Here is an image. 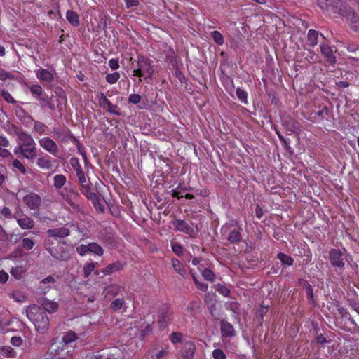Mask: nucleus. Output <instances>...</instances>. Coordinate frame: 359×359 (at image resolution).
<instances>
[{
    "label": "nucleus",
    "mask_w": 359,
    "mask_h": 359,
    "mask_svg": "<svg viewBox=\"0 0 359 359\" xmlns=\"http://www.w3.org/2000/svg\"><path fill=\"white\" fill-rule=\"evenodd\" d=\"M194 350L195 346L192 342H186L184 344L182 355L186 358V359H191Z\"/></svg>",
    "instance_id": "22"
},
{
    "label": "nucleus",
    "mask_w": 359,
    "mask_h": 359,
    "mask_svg": "<svg viewBox=\"0 0 359 359\" xmlns=\"http://www.w3.org/2000/svg\"><path fill=\"white\" fill-rule=\"evenodd\" d=\"M97 100L100 106L103 109H106L110 102V101L107 99L103 93H100L97 95Z\"/></svg>",
    "instance_id": "36"
},
{
    "label": "nucleus",
    "mask_w": 359,
    "mask_h": 359,
    "mask_svg": "<svg viewBox=\"0 0 359 359\" xmlns=\"http://www.w3.org/2000/svg\"><path fill=\"white\" fill-rule=\"evenodd\" d=\"M182 337V334L181 333L173 332L170 335V341H172V343L176 344V343L180 342L181 341Z\"/></svg>",
    "instance_id": "56"
},
{
    "label": "nucleus",
    "mask_w": 359,
    "mask_h": 359,
    "mask_svg": "<svg viewBox=\"0 0 359 359\" xmlns=\"http://www.w3.org/2000/svg\"><path fill=\"white\" fill-rule=\"evenodd\" d=\"M124 304L123 299L118 298L114 300L111 304V307L113 310H118L120 309Z\"/></svg>",
    "instance_id": "46"
},
{
    "label": "nucleus",
    "mask_w": 359,
    "mask_h": 359,
    "mask_svg": "<svg viewBox=\"0 0 359 359\" xmlns=\"http://www.w3.org/2000/svg\"><path fill=\"white\" fill-rule=\"evenodd\" d=\"M76 173L79 179V183L81 184V186L82 187L81 193L84 194L88 198V199L90 200L95 204V203L97 201V196L96 194L90 191L91 189L90 183L84 172L83 171V170H81L76 172Z\"/></svg>",
    "instance_id": "5"
},
{
    "label": "nucleus",
    "mask_w": 359,
    "mask_h": 359,
    "mask_svg": "<svg viewBox=\"0 0 359 359\" xmlns=\"http://www.w3.org/2000/svg\"><path fill=\"white\" fill-rule=\"evenodd\" d=\"M1 215L6 218H11L13 217L11 210L8 207H4L1 210Z\"/></svg>",
    "instance_id": "61"
},
{
    "label": "nucleus",
    "mask_w": 359,
    "mask_h": 359,
    "mask_svg": "<svg viewBox=\"0 0 359 359\" xmlns=\"http://www.w3.org/2000/svg\"><path fill=\"white\" fill-rule=\"evenodd\" d=\"M95 267V264L93 262L87 263L83 266L84 276L86 278H88L90 275V273L94 271Z\"/></svg>",
    "instance_id": "45"
},
{
    "label": "nucleus",
    "mask_w": 359,
    "mask_h": 359,
    "mask_svg": "<svg viewBox=\"0 0 359 359\" xmlns=\"http://www.w3.org/2000/svg\"><path fill=\"white\" fill-rule=\"evenodd\" d=\"M89 250L90 252L98 256H102L104 253L103 248L97 243L93 242L89 243Z\"/></svg>",
    "instance_id": "29"
},
{
    "label": "nucleus",
    "mask_w": 359,
    "mask_h": 359,
    "mask_svg": "<svg viewBox=\"0 0 359 359\" xmlns=\"http://www.w3.org/2000/svg\"><path fill=\"white\" fill-rule=\"evenodd\" d=\"M26 269L22 266H18L11 269V274L16 279H20L22 278Z\"/></svg>",
    "instance_id": "28"
},
{
    "label": "nucleus",
    "mask_w": 359,
    "mask_h": 359,
    "mask_svg": "<svg viewBox=\"0 0 359 359\" xmlns=\"http://www.w3.org/2000/svg\"><path fill=\"white\" fill-rule=\"evenodd\" d=\"M40 304L43 307V309L49 313H53L55 312L58 309L57 302L49 300L48 299H41L40 302Z\"/></svg>",
    "instance_id": "17"
},
{
    "label": "nucleus",
    "mask_w": 359,
    "mask_h": 359,
    "mask_svg": "<svg viewBox=\"0 0 359 359\" xmlns=\"http://www.w3.org/2000/svg\"><path fill=\"white\" fill-rule=\"evenodd\" d=\"M154 73V67L149 59L139 55L137 60V67L133 70V75L139 78V82L142 81V78H151Z\"/></svg>",
    "instance_id": "2"
},
{
    "label": "nucleus",
    "mask_w": 359,
    "mask_h": 359,
    "mask_svg": "<svg viewBox=\"0 0 359 359\" xmlns=\"http://www.w3.org/2000/svg\"><path fill=\"white\" fill-rule=\"evenodd\" d=\"M13 166L15 169L18 170L22 174H25L27 172V170L24 165L18 159L13 160Z\"/></svg>",
    "instance_id": "44"
},
{
    "label": "nucleus",
    "mask_w": 359,
    "mask_h": 359,
    "mask_svg": "<svg viewBox=\"0 0 359 359\" xmlns=\"http://www.w3.org/2000/svg\"><path fill=\"white\" fill-rule=\"evenodd\" d=\"M39 144L45 151L56 156L59 148L55 142L48 137H42L39 140Z\"/></svg>",
    "instance_id": "10"
},
{
    "label": "nucleus",
    "mask_w": 359,
    "mask_h": 359,
    "mask_svg": "<svg viewBox=\"0 0 359 359\" xmlns=\"http://www.w3.org/2000/svg\"><path fill=\"white\" fill-rule=\"evenodd\" d=\"M202 276L208 281L213 282L215 280V275L210 269H204L202 272Z\"/></svg>",
    "instance_id": "43"
},
{
    "label": "nucleus",
    "mask_w": 359,
    "mask_h": 359,
    "mask_svg": "<svg viewBox=\"0 0 359 359\" xmlns=\"http://www.w3.org/2000/svg\"><path fill=\"white\" fill-rule=\"evenodd\" d=\"M106 109H107V111L112 114L120 115V109L118 106L113 104L111 103V102H109V104L107 105Z\"/></svg>",
    "instance_id": "50"
},
{
    "label": "nucleus",
    "mask_w": 359,
    "mask_h": 359,
    "mask_svg": "<svg viewBox=\"0 0 359 359\" xmlns=\"http://www.w3.org/2000/svg\"><path fill=\"white\" fill-rule=\"evenodd\" d=\"M278 258L280 259L283 264L286 266H291L294 262L291 257L282 252L278 254Z\"/></svg>",
    "instance_id": "31"
},
{
    "label": "nucleus",
    "mask_w": 359,
    "mask_h": 359,
    "mask_svg": "<svg viewBox=\"0 0 359 359\" xmlns=\"http://www.w3.org/2000/svg\"><path fill=\"white\" fill-rule=\"evenodd\" d=\"M76 252L81 256H85L88 252H90V250H89V243L88 245H81L78 246L76 248Z\"/></svg>",
    "instance_id": "47"
},
{
    "label": "nucleus",
    "mask_w": 359,
    "mask_h": 359,
    "mask_svg": "<svg viewBox=\"0 0 359 359\" xmlns=\"http://www.w3.org/2000/svg\"><path fill=\"white\" fill-rule=\"evenodd\" d=\"M53 242L50 239H47L45 241V248L47 251L54 258L59 260H65L67 259L68 256L65 252H58L57 249L53 246Z\"/></svg>",
    "instance_id": "13"
},
{
    "label": "nucleus",
    "mask_w": 359,
    "mask_h": 359,
    "mask_svg": "<svg viewBox=\"0 0 359 359\" xmlns=\"http://www.w3.org/2000/svg\"><path fill=\"white\" fill-rule=\"evenodd\" d=\"M126 8H130L132 7L137 6L139 5L138 0H124Z\"/></svg>",
    "instance_id": "62"
},
{
    "label": "nucleus",
    "mask_w": 359,
    "mask_h": 359,
    "mask_svg": "<svg viewBox=\"0 0 359 359\" xmlns=\"http://www.w3.org/2000/svg\"><path fill=\"white\" fill-rule=\"evenodd\" d=\"M236 95H237V97L240 100V101L244 104H247L248 103V93L245 90L241 89V88H238L236 90Z\"/></svg>",
    "instance_id": "40"
},
{
    "label": "nucleus",
    "mask_w": 359,
    "mask_h": 359,
    "mask_svg": "<svg viewBox=\"0 0 359 359\" xmlns=\"http://www.w3.org/2000/svg\"><path fill=\"white\" fill-rule=\"evenodd\" d=\"M0 156L4 158H6V157H9V156L13 158L11 153L8 149H6L5 148H1V147H0Z\"/></svg>",
    "instance_id": "63"
},
{
    "label": "nucleus",
    "mask_w": 359,
    "mask_h": 359,
    "mask_svg": "<svg viewBox=\"0 0 359 359\" xmlns=\"http://www.w3.org/2000/svg\"><path fill=\"white\" fill-rule=\"evenodd\" d=\"M66 18L74 26H78L79 25V15L73 11H67L66 13Z\"/></svg>",
    "instance_id": "25"
},
{
    "label": "nucleus",
    "mask_w": 359,
    "mask_h": 359,
    "mask_svg": "<svg viewBox=\"0 0 359 359\" xmlns=\"http://www.w3.org/2000/svg\"><path fill=\"white\" fill-rule=\"evenodd\" d=\"M119 79L120 74L118 72L110 73L106 76V81L110 84L116 83Z\"/></svg>",
    "instance_id": "38"
},
{
    "label": "nucleus",
    "mask_w": 359,
    "mask_h": 359,
    "mask_svg": "<svg viewBox=\"0 0 359 359\" xmlns=\"http://www.w3.org/2000/svg\"><path fill=\"white\" fill-rule=\"evenodd\" d=\"M36 99L39 100L41 107H48L50 110H54L56 108H60V105L61 104L60 99L62 98L61 97L57 98V104H55L52 97H50L47 94L43 93Z\"/></svg>",
    "instance_id": "11"
},
{
    "label": "nucleus",
    "mask_w": 359,
    "mask_h": 359,
    "mask_svg": "<svg viewBox=\"0 0 359 359\" xmlns=\"http://www.w3.org/2000/svg\"><path fill=\"white\" fill-rule=\"evenodd\" d=\"M212 38L217 45H222L224 43V38L222 34L218 31H213L210 33Z\"/></svg>",
    "instance_id": "37"
},
{
    "label": "nucleus",
    "mask_w": 359,
    "mask_h": 359,
    "mask_svg": "<svg viewBox=\"0 0 359 359\" xmlns=\"http://www.w3.org/2000/svg\"><path fill=\"white\" fill-rule=\"evenodd\" d=\"M16 135L18 137V145L29 144L34 142L33 137L29 134L25 133L22 130L17 131Z\"/></svg>",
    "instance_id": "18"
},
{
    "label": "nucleus",
    "mask_w": 359,
    "mask_h": 359,
    "mask_svg": "<svg viewBox=\"0 0 359 359\" xmlns=\"http://www.w3.org/2000/svg\"><path fill=\"white\" fill-rule=\"evenodd\" d=\"M329 258L333 267L342 270L344 266V259L343 252L339 249H332L330 251Z\"/></svg>",
    "instance_id": "8"
},
{
    "label": "nucleus",
    "mask_w": 359,
    "mask_h": 359,
    "mask_svg": "<svg viewBox=\"0 0 359 359\" xmlns=\"http://www.w3.org/2000/svg\"><path fill=\"white\" fill-rule=\"evenodd\" d=\"M69 163L76 172L82 170V168L79 163V161L77 158H72L69 161Z\"/></svg>",
    "instance_id": "49"
},
{
    "label": "nucleus",
    "mask_w": 359,
    "mask_h": 359,
    "mask_svg": "<svg viewBox=\"0 0 359 359\" xmlns=\"http://www.w3.org/2000/svg\"><path fill=\"white\" fill-rule=\"evenodd\" d=\"M122 267L123 266L120 262H115L108 265L107 267L103 269L102 271L105 275H109L119 271Z\"/></svg>",
    "instance_id": "24"
},
{
    "label": "nucleus",
    "mask_w": 359,
    "mask_h": 359,
    "mask_svg": "<svg viewBox=\"0 0 359 359\" xmlns=\"http://www.w3.org/2000/svg\"><path fill=\"white\" fill-rule=\"evenodd\" d=\"M216 290L224 297H228L230 293V290L223 284H217L215 285Z\"/></svg>",
    "instance_id": "41"
},
{
    "label": "nucleus",
    "mask_w": 359,
    "mask_h": 359,
    "mask_svg": "<svg viewBox=\"0 0 359 359\" xmlns=\"http://www.w3.org/2000/svg\"><path fill=\"white\" fill-rule=\"evenodd\" d=\"M23 203L31 210H37L41 204V197L35 193H29L22 198Z\"/></svg>",
    "instance_id": "9"
},
{
    "label": "nucleus",
    "mask_w": 359,
    "mask_h": 359,
    "mask_svg": "<svg viewBox=\"0 0 359 359\" xmlns=\"http://www.w3.org/2000/svg\"><path fill=\"white\" fill-rule=\"evenodd\" d=\"M15 154H20L28 160H32L36 156L37 148L35 142L29 144L17 145L13 149Z\"/></svg>",
    "instance_id": "6"
},
{
    "label": "nucleus",
    "mask_w": 359,
    "mask_h": 359,
    "mask_svg": "<svg viewBox=\"0 0 359 359\" xmlns=\"http://www.w3.org/2000/svg\"><path fill=\"white\" fill-rule=\"evenodd\" d=\"M194 281L197 288L200 290L205 291L208 289V285L203 283L199 282L194 276Z\"/></svg>",
    "instance_id": "57"
},
{
    "label": "nucleus",
    "mask_w": 359,
    "mask_h": 359,
    "mask_svg": "<svg viewBox=\"0 0 359 359\" xmlns=\"http://www.w3.org/2000/svg\"><path fill=\"white\" fill-rule=\"evenodd\" d=\"M32 95L36 99L39 95L43 93L42 87L38 84L32 85L29 87Z\"/></svg>",
    "instance_id": "35"
},
{
    "label": "nucleus",
    "mask_w": 359,
    "mask_h": 359,
    "mask_svg": "<svg viewBox=\"0 0 359 359\" xmlns=\"http://www.w3.org/2000/svg\"><path fill=\"white\" fill-rule=\"evenodd\" d=\"M77 339L78 336L74 332L70 330L65 332L62 339V346L52 349L48 353L49 358L50 359H65L67 355L66 354H62V352L66 349L69 344L74 342Z\"/></svg>",
    "instance_id": "3"
},
{
    "label": "nucleus",
    "mask_w": 359,
    "mask_h": 359,
    "mask_svg": "<svg viewBox=\"0 0 359 359\" xmlns=\"http://www.w3.org/2000/svg\"><path fill=\"white\" fill-rule=\"evenodd\" d=\"M321 53L325 56L326 60L330 64L335 62V57L331 48L327 45H322L320 46Z\"/></svg>",
    "instance_id": "19"
},
{
    "label": "nucleus",
    "mask_w": 359,
    "mask_h": 359,
    "mask_svg": "<svg viewBox=\"0 0 359 359\" xmlns=\"http://www.w3.org/2000/svg\"><path fill=\"white\" fill-rule=\"evenodd\" d=\"M16 219L19 226L24 230L32 229L34 227V221L26 215L22 214L20 217H13Z\"/></svg>",
    "instance_id": "15"
},
{
    "label": "nucleus",
    "mask_w": 359,
    "mask_h": 359,
    "mask_svg": "<svg viewBox=\"0 0 359 359\" xmlns=\"http://www.w3.org/2000/svg\"><path fill=\"white\" fill-rule=\"evenodd\" d=\"M47 126L41 122L34 121V132L39 135H45Z\"/></svg>",
    "instance_id": "30"
},
{
    "label": "nucleus",
    "mask_w": 359,
    "mask_h": 359,
    "mask_svg": "<svg viewBox=\"0 0 359 359\" xmlns=\"http://www.w3.org/2000/svg\"><path fill=\"white\" fill-rule=\"evenodd\" d=\"M121 291V287L118 285H112L105 288L107 294H117Z\"/></svg>",
    "instance_id": "48"
},
{
    "label": "nucleus",
    "mask_w": 359,
    "mask_h": 359,
    "mask_svg": "<svg viewBox=\"0 0 359 359\" xmlns=\"http://www.w3.org/2000/svg\"><path fill=\"white\" fill-rule=\"evenodd\" d=\"M212 357L215 359H226V355L221 349H215L212 351Z\"/></svg>",
    "instance_id": "53"
},
{
    "label": "nucleus",
    "mask_w": 359,
    "mask_h": 359,
    "mask_svg": "<svg viewBox=\"0 0 359 359\" xmlns=\"http://www.w3.org/2000/svg\"><path fill=\"white\" fill-rule=\"evenodd\" d=\"M171 248L172 251L178 256H180L182 254L183 248L182 246L177 243H172L171 244Z\"/></svg>",
    "instance_id": "52"
},
{
    "label": "nucleus",
    "mask_w": 359,
    "mask_h": 359,
    "mask_svg": "<svg viewBox=\"0 0 359 359\" xmlns=\"http://www.w3.org/2000/svg\"><path fill=\"white\" fill-rule=\"evenodd\" d=\"M8 146H9L8 139L4 135H0V147H6Z\"/></svg>",
    "instance_id": "64"
},
{
    "label": "nucleus",
    "mask_w": 359,
    "mask_h": 359,
    "mask_svg": "<svg viewBox=\"0 0 359 359\" xmlns=\"http://www.w3.org/2000/svg\"><path fill=\"white\" fill-rule=\"evenodd\" d=\"M109 66L112 70H116L119 68V62L117 59H111L109 61Z\"/></svg>",
    "instance_id": "60"
},
{
    "label": "nucleus",
    "mask_w": 359,
    "mask_h": 359,
    "mask_svg": "<svg viewBox=\"0 0 359 359\" xmlns=\"http://www.w3.org/2000/svg\"><path fill=\"white\" fill-rule=\"evenodd\" d=\"M241 236L240 231L236 229L231 231L229 233V236H227V239L231 243L238 242L241 240Z\"/></svg>",
    "instance_id": "32"
},
{
    "label": "nucleus",
    "mask_w": 359,
    "mask_h": 359,
    "mask_svg": "<svg viewBox=\"0 0 359 359\" xmlns=\"http://www.w3.org/2000/svg\"><path fill=\"white\" fill-rule=\"evenodd\" d=\"M170 322V318L166 316H162L158 320V323L161 328L165 327Z\"/></svg>",
    "instance_id": "58"
},
{
    "label": "nucleus",
    "mask_w": 359,
    "mask_h": 359,
    "mask_svg": "<svg viewBox=\"0 0 359 359\" xmlns=\"http://www.w3.org/2000/svg\"><path fill=\"white\" fill-rule=\"evenodd\" d=\"M141 98L139 94H131L128 97V102L137 104L140 102Z\"/></svg>",
    "instance_id": "54"
},
{
    "label": "nucleus",
    "mask_w": 359,
    "mask_h": 359,
    "mask_svg": "<svg viewBox=\"0 0 359 359\" xmlns=\"http://www.w3.org/2000/svg\"><path fill=\"white\" fill-rule=\"evenodd\" d=\"M0 356L8 358H14L17 356V353L9 346H0Z\"/></svg>",
    "instance_id": "20"
},
{
    "label": "nucleus",
    "mask_w": 359,
    "mask_h": 359,
    "mask_svg": "<svg viewBox=\"0 0 359 359\" xmlns=\"http://www.w3.org/2000/svg\"><path fill=\"white\" fill-rule=\"evenodd\" d=\"M169 352V346L165 345L161 348V349L155 353V356L157 359H162L168 355Z\"/></svg>",
    "instance_id": "42"
},
{
    "label": "nucleus",
    "mask_w": 359,
    "mask_h": 359,
    "mask_svg": "<svg viewBox=\"0 0 359 359\" xmlns=\"http://www.w3.org/2000/svg\"><path fill=\"white\" fill-rule=\"evenodd\" d=\"M60 195L62 199L65 201L71 207H72L74 209L77 208V205L75 203L77 194L73 191L72 189H67V188H65V189L60 192Z\"/></svg>",
    "instance_id": "14"
},
{
    "label": "nucleus",
    "mask_w": 359,
    "mask_h": 359,
    "mask_svg": "<svg viewBox=\"0 0 359 359\" xmlns=\"http://www.w3.org/2000/svg\"><path fill=\"white\" fill-rule=\"evenodd\" d=\"M172 265L175 271L181 276H183L185 273L184 269L182 266L181 262L177 259H172Z\"/></svg>",
    "instance_id": "33"
},
{
    "label": "nucleus",
    "mask_w": 359,
    "mask_h": 359,
    "mask_svg": "<svg viewBox=\"0 0 359 359\" xmlns=\"http://www.w3.org/2000/svg\"><path fill=\"white\" fill-rule=\"evenodd\" d=\"M36 78L41 82L50 83L54 80L55 71L39 67L34 70Z\"/></svg>",
    "instance_id": "12"
},
{
    "label": "nucleus",
    "mask_w": 359,
    "mask_h": 359,
    "mask_svg": "<svg viewBox=\"0 0 359 359\" xmlns=\"http://www.w3.org/2000/svg\"><path fill=\"white\" fill-rule=\"evenodd\" d=\"M318 32L313 29H310L308 32L307 34V40L309 42V44L311 47H314L318 43Z\"/></svg>",
    "instance_id": "26"
},
{
    "label": "nucleus",
    "mask_w": 359,
    "mask_h": 359,
    "mask_svg": "<svg viewBox=\"0 0 359 359\" xmlns=\"http://www.w3.org/2000/svg\"><path fill=\"white\" fill-rule=\"evenodd\" d=\"M334 13L346 16L351 29L357 30L359 27V18L346 2L340 3V8H336Z\"/></svg>",
    "instance_id": "4"
},
{
    "label": "nucleus",
    "mask_w": 359,
    "mask_h": 359,
    "mask_svg": "<svg viewBox=\"0 0 359 359\" xmlns=\"http://www.w3.org/2000/svg\"><path fill=\"white\" fill-rule=\"evenodd\" d=\"M48 237L51 238H65L69 235V230L65 227L51 229L47 231Z\"/></svg>",
    "instance_id": "16"
},
{
    "label": "nucleus",
    "mask_w": 359,
    "mask_h": 359,
    "mask_svg": "<svg viewBox=\"0 0 359 359\" xmlns=\"http://www.w3.org/2000/svg\"><path fill=\"white\" fill-rule=\"evenodd\" d=\"M221 331L223 336L231 337L234 334V328L231 324L228 322L222 321L221 323Z\"/></svg>",
    "instance_id": "23"
},
{
    "label": "nucleus",
    "mask_w": 359,
    "mask_h": 359,
    "mask_svg": "<svg viewBox=\"0 0 359 359\" xmlns=\"http://www.w3.org/2000/svg\"><path fill=\"white\" fill-rule=\"evenodd\" d=\"M36 165L42 169H49L52 166V161L48 155L39 158L36 161Z\"/></svg>",
    "instance_id": "21"
},
{
    "label": "nucleus",
    "mask_w": 359,
    "mask_h": 359,
    "mask_svg": "<svg viewBox=\"0 0 359 359\" xmlns=\"http://www.w3.org/2000/svg\"><path fill=\"white\" fill-rule=\"evenodd\" d=\"M172 225L175 230L183 232L191 238H195L197 236L198 231L184 220H174Z\"/></svg>",
    "instance_id": "7"
},
{
    "label": "nucleus",
    "mask_w": 359,
    "mask_h": 359,
    "mask_svg": "<svg viewBox=\"0 0 359 359\" xmlns=\"http://www.w3.org/2000/svg\"><path fill=\"white\" fill-rule=\"evenodd\" d=\"M27 318L33 323L36 330L44 334L49 327V319L46 313L36 305H31L26 310Z\"/></svg>",
    "instance_id": "1"
},
{
    "label": "nucleus",
    "mask_w": 359,
    "mask_h": 359,
    "mask_svg": "<svg viewBox=\"0 0 359 359\" xmlns=\"http://www.w3.org/2000/svg\"><path fill=\"white\" fill-rule=\"evenodd\" d=\"M34 243L33 240L29 238H25L22 239V246L24 248L31 250L33 248Z\"/></svg>",
    "instance_id": "51"
},
{
    "label": "nucleus",
    "mask_w": 359,
    "mask_h": 359,
    "mask_svg": "<svg viewBox=\"0 0 359 359\" xmlns=\"http://www.w3.org/2000/svg\"><path fill=\"white\" fill-rule=\"evenodd\" d=\"M54 186L57 189H60L66 182V177L63 175H56L53 179Z\"/></svg>",
    "instance_id": "34"
},
{
    "label": "nucleus",
    "mask_w": 359,
    "mask_h": 359,
    "mask_svg": "<svg viewBox=\"0 0 359 359\" xmlns=\"http://www.w3.org/2000/svg\"><path fill=\"white\" fill-rule=\"evenodd\" d=\"M11 344L14 346H20L22 344V339L20 337H13L10 341Z\"/></svg>",
    "instance_id": "55"
},
{
    "label": "nucleus",
    "mask_w": 359,
    "mask_h": 359,
    "mask_svg": "<svg viewBox=\"0 0 359 359\" xmlns=\"http://www.w3.org/2000/svg\"><path fill=\"white\" fill-rule=\"evenodd\" d=\"M1 94H2L3 97L7 102H8V103H14L15 102V100L13 99L12 95L8 91L3 90Z\"/></svg>",
    "instance_id": "59"
},
{
    "label": "nucleus",
    "mask_w": 359,
    "mask_h": 359,
    "mask_svg": "<svg viewBox=\"0 0 359 359\" xmlns=\"http://www.w3.org/2000/svg\"><path fill=\"white\" fill-rule=\"evenodd\" d=\"M319 6L322 9H327L328 10L330 7L333 10L334 12V10L336 8H340V3L342 2L341 1L337 3V6H332L331 5V0H317Z\"/></svg>",
    "instance_id": "27"
},
{
    "label": "nucleus",
    "mask_w": 359,
    "mask_h": 359,
    "mask_svg": "<svg viewBox=\"0 0 359 359\" xmlns=\"http://www.w3.org/2000/svg\"><path fill=\"white\" fill-rule=\"evenodd\" d=\"M11 297L15 302H24L26 300V296L20 291H14L11 294Z\"/></svg>",
    "instance_id": "39"
}]
</instances>
